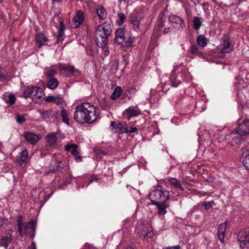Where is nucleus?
Here are the masks:
<instances>
[{
	"label": "nucleus",
	"instance_id": "ea45409f",
	"mask_svg": "<svg viewBox=\"0 0 249 249\" xmlns=\"http://www.w3.org/2000/svg\"><path fill=\"white\" fill-rule=\"evenodd\" d=\"M193 21L194 29L196 30L199 29L201 26V21H200V18L197 17H195L194 18Z\"/></svg>",
	"mask_w": 249,
	"mask_h": 249
},
{
	"label": "nucleus",
	"instance_id": "f03ea898",
	"mask_svg": "<svg viewBox=\"0 0 249 249\" xmlns=\"http://www.w3.org/2000/svg\"><path fill=\"white\" fill-rule=\"evenodd\" d=\"M151 202L153 205L166 202L170 197L169 192L163 188L161 185L154 186L148 194Z\"/></svg>",
	"mask_w": 249,
	"mask_h": 249
},
{
	"label": "nucleus",
	"instance_id": "680f3d73",
	"mask_svg": "<svg viewBox=\"0 0 249 249\" xmlns=\"http://www.w3.org/2000/svg\"><path fill=\"white\" fill-rule=\"evenodd\" d=\"M84 248L86 249H91L92 247L91 245H90L89 244H88V243H86L85 245H84Z\"/></svg>",
	"mask_w": 249,
	"mask_h": 249
},
{
	"label": "nucleus",
	"instance_id": "79ce46f5",
	"mask_svg": "<svg viewBox=\"0 0 249 249\" xmlns=\"http://www.w3.org/2000/svg\"><path fill=\"white\" fill-rule=\"evenodd\" d=\"M118 17L119 18V20H118V22H119V25H121L124 23L126 19L124 13L122 12H119L118 13Z\"/></svg>",
	"mask_w": 249,
	"mask_h": 249
},
{
	"label": "nucleus",
	"instance_id": "aec40b11",
	"mask_svg": "<svg viewBox=\"0 0 249 249\" xmlns=\"http://www.w3.org/2000/svg\"><path fill=\"white\" fill-rule=\"evenodd\" d=\"M35 38L38 48H41L43 46L44 43L48 40L45 35L41 33L36 34Z\"/></svg>",
	"mask_w": 249,
	"mask_h": 249
},
{
	"label": "nucleus",
	"instance_id": "6e6d98bb",
	"mask_svg": "<svg viewBox=\"0 0 249 249\" xmlns=\"http://www.w3.org/2000/svg\"><path fill=\"white\" fill-rule=\"evenodd\" d=\"M63 40V39L62 38V36H59L57 35V40L56 41V43L57 44L61 43L62 42V41Z\"/></svg>",
	"mask_w": 249,
	"mask_h": 249
},
{
	"label": "nucleus",
	"instance_id": "6ab92c4d",
	"mask_svg": "<svg viewBox=\"0 0 249 249\" xmlns=\"http://www.w3.org/2000/svg\"><path fill=\"white\" fill-rule=\"evenodd\" d=\"M96 29L106 33L107 35H111V34L112 29L110 24L107 21H105L104 23L98 25Z\"/></svg>",
	"mask_w": 249,
	"mask_h": 249
},
{
	"label": "nucleus",
	"instance_id": "ddd939ff",
	"mask_svg": "<svg viewBox=\"0 0 249 249\" xmlns=\"http://www.w3.org/2000/svg\"><path fill=\"white\" fill-rule=\"evenodd\" d=\"M23 136L25 140L29 143L34 144L40 139L39 135L30 132H25L23 133Z\"/></svg>",
	"mask_w": 249,
	"mask_h": 249
},
{
	"label": "nucleus",
	"instance_id": "4468645a",
	"mask_svg": "<svg viewBox=\"0 0 249 249\" xmlns=\"http://www.w3.org/2000/svg\"><path fill=\"white\" fill-rule=\"evenodd\" d=\"M124 29L119 28L116 32L114 41L118 44H121L125 41Z\"/></svg>",
	"mask_w": 249,
	"mask_h": 249
},
{
	"label": "nucleus",
	"instance_id": "2eb2a0df",
	"mask_svg": "<svg viewBox=\"0 0 249 249\" xmlns=\"http://www.w3.org/2000/svg\"><path fill=\"white\" fill-rule=\"evenodd\" d=\"M73 21L75 27H79L84 21V13L80 10L77 11Z\"/></svg>",
	"mask_w": 249,
	"mask_h": 249
},
{
	"label": "nucleus",
	"instance_id": "a878e982",
	"mask_svg": "<svg viewBox=\"0 0 249 249\" xmlns=\"http://www.w3.org/2000/svg\"><path fill=\"white\" fill-rule=\"evenodd\" d=\"M96 13L100 19H105L107 17L106 10L103 6H99L97 8Z\"/></svg>",
	"mask_w": 249,
	"mask_h": 249
},
{
	"label": "nucleus",
	"instance_id": "de8ad7c7",
	"mask_svg": "<svg viewBox=\"0 0 249 249\" xmlns=\"http://www.w3.org/2000/svg\"><path fill=\"white\" fill-rule=\"evenodd\" d=\"M137 128L133 126V125H131L129 127H128V133L127 134H130L131 133L136 132V134L138 133L137 132Z\"/></svg>",
	"mask_w": 249,
	"mask_h": 249
},
{
	"label": "nucleus",
	"instance_id": "4be33fe9",
	"mask_svg": "<svg viewBox=\"0 0 249 249\" xmlns=\"http://www.w3.org/2000/svg\"><path fill=\"white\" fill-rule=\"evenodd\" d=\"M2 98L5 103L10 105H13L15 103L16 97L12 93H5L3 95Z\"/></svg>",
	"mask_w": 249,
	"mask_h": 249
},
{
	"label": "nucleus",
	"instance_id": "f8f14e48",
	"mask_svg": "<svg viewBox=\"0 0 249 249\" xmlns=\"http://www.w3.org/2000/svg\"><path fill=\"white\" fill-rule=\"evenodd\" d=\"M130 22L132 25L133 29L136 32L140 30V18H138V14L133 12L130 15Z\"/></svg>",
	"mask_w": 249,
	"mask_h": 249
},
{
	"label": "nucleus",
	"instance_id": "6e6552de",
	"mask_svg": "<svg viewBox=\"0 0 249 249\" xmlns=\"http://www.w3.org/2000/svg\"><path fill=\"white\" fill-rule=\"evenodd\" d=\"M13 238L12 231H6L2 235L0 240V246L7 249L9 244L12 242Z\"/></svg>",
	"mask_w": 249,
	"mask_h": 249
},
{
	"label": "nucleus",
	"instance_id": "39448f33",
	"mask_svg": "<svg viewBox=\"0 0 249 249\" xmlns=\"http://www.w3.org/2000/svg\"><path fill=\"white\" fill-rule=\"evenodd\" d=\"M110 35H107L106 33H104L96 29L95 33V40L96 45L101 48H105L107 45L108 42V37Z\"/></svg>",
	"mask_w": 249,
	"mask_h": 249
},
{
	"label": "nucleus",
	"instance_id": "c85d7f7f",
	"mask_svg": "<svg viewBox=\"0 0 249 249\" xmlns=\"http://www.w3.org/2000/svg\"><path fill=\"white\" fill-rule=\"evenodd\" d=\"M78 146L76 144L71 143L70 144H67L65 146V150L67 151L71 150V153L73 156H77L78 154V151L77 150Z\"/></svg>",
	"mask_w": 249,
	"mask_h": 249
},
{
	"label": "nucleus",
	"instance_id": "412c9836",
	"mask_svg": "<svg viewBox=\"0 0 249 249\" xmlns=\"http://www.w3.org/2000/svg\"><path fill=\"white\" fill-rule=\"evenodd\" d=\"M226 231V223L221 224L218 228V236L219 240L221 243H223L224 241V238L225 235V232Z\"/></svg>",
	"mask_w": 249,
	"mask_h": 249
},
{
	"label": "nucleus",
	"instance_id": "5fc2aeb1",
	"mask_svg": "<svg viewBox=\"0 0 249 249\" xmlns=\"http://www.w3.org/2000/svg\"><path fill=\"white\" fill-rule=\"evenodd\" d=\"M98 179H99V178L97 177H96L95 176H92L91 177V179L89 181V182L88 183V184L87 186H88L89 184H90L93 181H97Z\"/></svg>",
	"mask_w": 249,
	"mask_h": 249
},
{
	"label": "nucleus",
	"instance_id": "a18cd8bd",
	"mask_svg": "<svg viewBox=\"0 0 249 249\" xmlns=\"http://www.w3.org/2000/svg\"><path fill=\"white\" fill-rule=\"evenodd\" d=\"M16 117L17 122L19 124H21L25 122V117L23 116L17 115Z\"/></svg>",
	"mask_w": 249,
	"mask_h": 249
},
{
	"label": "nucleus",
	"instance_id": "cd10ccee",
	"mask_svg": "<svg viewBox=\"0 0 249 249\" xmlns=\"http://www.w3.org/2000/svg\"><path fill=\"white\" fill-rule=\"evenodd\" d=\"M122 92L123 90L121 87L120 86H117L111 94L110 99L113 100L118 99L121 96Z\"/></svg>",
	"mask_w": 249,
	"mask_h": 249
},
{
	"label": "nucleus",
	"instance_id": "8fccbe9b",
	"mask_svg": "<svg viewBox=\"0 0 249 249\" xmlns=\"http://www.w3.org/2000/svg\"><path fill=\"white\" fill-rule=\"evenodd\" d=\"M66 71H69L73 73L75 71V68L74 67L70 66V65H67L65 67V70Z\"/></svg>",
	"mask_w": 249,
	"mask_h": 249
},
{
	"label": "nucleus",
	"instance_id": "f3484780",
	"mask_svg": "<svg viewBox=\"0 0 249 249\" xmlns=\"http://www.w3.org/2000/svg\"><path fill=\"white\" fill-rule=\"evenodd\" d=\"M140 233L143 236L144 239L151 238L154 236V233L152 228L148 225L147 227H144L141 230Z\"/></svg>",
	"mask_w": 249,
	"mask_h": 249
},
{
	"label": "nucleus",
	"instance_id": "2f4dec72",
	"mask_svg": "<svg viewBox=\"0 0 249 249\" xmlns=\"http://www.w3.org/2000/svg\"><path fill=\"white\" fill-rule=\"evenodd\" d=\"M61 116L62 117V122L67 125H69L70 122L68 118V113L66 109L63 107L61 109Z\"/></svg>",
	"mask_w": 249,
	"mask_h": 249
},
{
	"label": "nucleus",
	"instance_id": "20e7f679",
	"mask_svg": "<svg viewBox=\"0 0 249 249\" xmlns=\"http://www.w3.org/2000/svg\"><path fill=\"white\" fill-rule=\"evenodd\" d=\"M238 240L241 249H249V228L240 231Z\"/></svg>",
	"mask_w": 249,
	"mask_h": 249
},
{
	"label": "nucleus",
	"instance_id": "1a4fd4ad",
	"mask_svg": "<svg viewBox=\"0 0 249 249\" xmlns=\"http://www.w3.org/2000/svg\"><path fill=\"white\" fill-rule=\"evenodd\" d=\"M168 20L171 25L176 28H183L185 26L184 21L178 16L170 15Z\"/></svg>",
	"mask_w": 249,
	"mask_h": 249
},
{
	"label": "nucleus",
	"instance_id": "69168bd1",
	"mask_svg": "<svg viewBox=\"0 0 249 249\" xmlns=\"http://www.w3.org/2000/svg\"><path fill=\"white\" fill-rule=\"evenodd\" d=\"M3 224V220L2 218L0 217V227H1Z\"/></svg>",
	"mask_w": 249,
	"mask_h": 249
},
{
	"label": "nucleus",
	"instance_id": "423d86ee",
	"mask_svg": "<svg viewBox=\"0 0 249 249\" xmlns=\"http://www.w3.org/2000/svg\"><path fill=\"white\" fill-rule=\"evenodd\" d=\"M221 45L222 48L220 53L223 54L230 53L234 48V45L231 42L228 35H224L221 38Z\"/></svg>",
	"mask_w": 249,
	"mask_h": 249
},
{
	"label": "nucleus",
	"instance_id": "393cba45",
	"mask_svg": "<svg viewBox=\"0 0 249 249\" xmlns=\"http://www.w3.org/2000/svg\"><path fill=\"white\" fill-rule=\"evenodd\" d=\"M58 85L57 79L54 77H51L48 80L46 86L51 89H54L57 87Z\"/></svg>",
	"mask_w": 249,
	"mask_h": 249
},
{
	"label": "nucleus",
	"instance_id": "0e129e2a",
	"mask_svg": "<svg viewBox=\"0 0 249 249\" xmlns=\"http://www.w3.org/2000/svg\"><path fill=\"white\" fill-rule=\"evenodd\" d=\"M124 249H137L135 246H128L125 247Z\"/></svg>",
	"mask_w": 249,
	"mask_h": 249
},
{
	"label": "nucleus",
	"instance_id": "c9c22d12",
	"mask_svg": "<svg viewBox=\"0 0 249 249\" xmlns=\"http://www.w3.org/2000/svg\"><path fill=\"white\" fill-rule=\"evenodd\" d=\"M56 73V71L52 67L46 68L44 70V74L47 77H53Z\"/></svg>",
	"mask_w": 249,
	"mask_h": 249
},
{
	"label": "nucleus",
	"instance_id": "9b49d317",
	"mask_svg": "<svg viewBox=\"0 0 249 249\" xmlns=\"http://www.w3.org/2000/svg\"><path fill=\"white\" fill-rule=\"evenodd\" d=\"M36 225L33 221L26 223L23 227V234H25L30 238H34L35 236Z\"/></svg>",
	"mask_w": 249,
	"mask_h": 249
},
{
	"label": "nucleus",
	"instance_id": "4c0bfd02",
	"mask_svg": "<svg viewBox=\"0 0 249 249\" xmlns=\"http://www.w3.org/2000/svg\"><path fill=\"white\" fill-rule=\"evenodd\" d=\"M159 21L158 22V26L159 27V30L160 32H162L161 28L164 27V21L165 19H163V15L162 13H160L158 17Z\"/></svg>",
	"mask_w": 249,
	"mask_h": 249
},
{
	"label": "nucleus",
	"instance_id": "c03bdc74",
	"mask_svg": "<svg viewBox=\"0 0 249 249\" xmlns=\"http://www.w3.org/2000/svg\"><path fill=\"white\" fill-rule=\"evenodd\" d=\"M243 164L247 170H249V154L244 159Z\"/></svg>",
	"mask_w": 249,
	"mask_h": 249
},
{
	"label": "nucleus",
	"instance_id": "58836bf2",
	"mask_svg": "<svg viewBox=\"0 0 249 249\" xmlns=\"http://www.w3.org/2000/svg\"><path fill=\"white\" fill-rule=\"evenodd\" d=\"M215 203L213 201H205L202 202L201 203V206L203 207L206 210H209L211 209L213 205H214Z\"/></svg>",
	"mask_w": 249,
	"mask_h": 249
},
{
	"label": "nucleus",
	"instance_id": "bf43d9fd",
	"mask_svg": "<svg viewBox=\"0 0 249 249\" xmlns=\"http://www.w3.org/2000/svg\"><path fill=\"white\" fill-rule=\"evenodd\" d=\"M29 249H36V244L35 242H32L31 245L30 247L29 248Z\"/></svg>",
	"mask_w": 249,
	"mask_h": 249
},
{
	"label": "nucleus",
	"instance_id": "e2e57ef3",
	"mask_svg": "<svg viewBox=\"0 0 249 249\" xmlns=\"http://www.w3.org/2000/svg\"><path fill=\"white\" fill-rule=\"evenodd\" d=\"M5 79L4 75L2 73L0 74V81H3Z\"/></svg>",
	"mask_w": 249,
	"mask_h": 249
},
{
	"label": "nucleus",
	"instance_id": "7ed1b4c3",
	"mask_svg": "<svg viewBox=\"0 0 249 249\" xmlns=\"http://www.w3.org/2000/svg\"><path fill=\"white\" fill-rule=\"evenodd\" d=\"M43 94V90L41 88L37 87L29 86L24 89L23 96L25 98L30 97L40 99Z\"/></svg>",
	"mask_w": 249,
	"mask_h": 249
},
{
	"label": "nucleus",
	"instance_id": "a19ab883",
	"mask_svg": "<svg viewBox=\"0 0 249 249\" xmlns=\"http://www.w3.org/2000/svg\"><path fill=\"white\" fill-rule=\"evenodd\" d=\"M198 49V47L197 45L194 44L190 48V51L194 54L198 55L200 53Z\"/></svg>",
	"mask_w": 249,
	"mask_h": 249
},
{
	"label": "nucleus",
	"instance_id": "774afa93",
	"mask_svg": "<svg viewBox=\"0 0 249 249\" xmlns=\"http://www.w3.org/2000/svg\"><path fill=\"white\" fill-rule=\"evenodd\" d=\"M169 30H170V28L165 29L164 31L163 32V33L164 34L168 33L169 32Z\"/></svg>",
	"mask_w": 249,
	"mask_h": 249
},
{
	"label": "nucleus",
	"instance_id": "603ef678",
	"mask_svg": "<svg viewBox=\"0 0 249 249\" xmlns=\"http://www.w3.org/2000/svg\"><path fill=\"white\" fill-rule=\"evenodd\" d=\"M86 53L88 55H89V56H92L93 55V52H92V51L90 47L87 46L86 48Z\"/></svg>",
	"mask_w": 249,
	"mask_h": 249
},
{
	"label": "nucleus",
	"instance_id": "49530a36",
	"mask_svg": "<svg viewBox=\"0 0 249 249\" xmlns=\"http://www.w3.org/2000/svg\"><path fill=\"white\" fill-rule=\"evenodd\" d=\"M134 42V39L132 37H129L127 40H125L124 43L127 47H131Z\"/></svg>",
	"mask_w": 249,
	"mask_h": 249
},
{
	"label": "nucleus",
	"instance_id": "5701e85b",
	"mask_svg": "<svg viewBox=\"0 0 249 249\" xmlns=\"http://www.w3.org/2000/svg\"><path fill=\"white\" fill-rule=\"evenodd\" d=\"M168 181L170 184L172 185L176 188L179 189L181 191H184V189L182 186L179 180L175 178H170L168 179Z\"/></svg>",
	"mask_w": 249,
	"mask_h": 249
},
{
	"label": "nucleus",
	"instance_id": "338daca9",
	"mask_svg": "<svg viewBox=\"0 0 249 249\" xmlns=\"http://www.w3.org/2000/svg\"><path fill=\"white\" fill-rule=\"evenodd\" d=\"M109 50L108 49H106L104 51V53L106 55H108L109 54Z\"/></svg>",
	"mask_w": 249,
	"mask_h": 249
},
{
	"label": "nucleus",
	"instance_id": "3c124183",
	"mask_svg": "<svg viewBox=\"0 0 249 249\" xmlns=\"http://www.w3.org/2000/svg\"><path fill=\"white\" fill-rule=\"evenodd\" d=\"M55 97L53 96H47L45 101L47 103L53 102Z\"/></svg>",
	"mask_w": 249,
	"mask_h": 249
},
{
	"label": "nucleus",
	"instance_id": "b1692460",
	"mask_svg": "<svg viewBox=\"0 0 249 249\" xmlns=\"http://www.w3.org/2000/svg\"><path fill=\"white\" fill-rule=\"evenodd\" d=\"M17 223L18 227V231L19 234L22 236L23 235V227L26 225V224L22 221V216L21 215L17 217Z\"/></svg>",
	"mask_w": 249,
	"mask_h": 249
},
{
	"label": "nucleus",
	"instance_id": "c756f323",
	"mask_svg": "<svg viewBox=\"0 0 249 249\" xmlns=\"http://www.w3.org/2000/svg\"><path fill=\"white\" fill-rule=\"evenodd\" d=\"M237 80H238V82H236L234 85V88L235 90H237V95L239 94V91L242 89V88H244V86H243L244 80L242 78H240L239 76L237 77Z\"/></svg>",
	"mask_w": 249,
	"mask_h": 249
},
{
	"label": "nucleus",
	"instance_id": "a211bd4d",
	"mask_svg": "<svg viewBox=\"0 0 249 249\" xmlns=\"http://www.w3.org/2000/svg\"><path fill=\"white\" fill-rule=\"evenodd\" d=\"M28 153L27 150H23L19 152L16 157V162L20 165H22L26 161Z\"/></svg>",
	"mask_w": 249,
	"mask_h": 249
},
{
	"label": "nucleus",
	"instance_id": "bb28decb",
	"mask_svg": "<svg viewBox=\"0 0 249 249\" xmlns=\"http://www.w3.org/2000/svg\"><path fill=\"white\" fill-rule=\"evenodd\" d=\"M155 205L158 208V213L160 215H164L167 213L166 208L168 207V205L166 202L159 203Z\"/></svg>",
	"mask_w": 249,
	"mask_h": 249
},
{
	"label": "nucleus",
	"instance_id": "f704fd0d",
	"mask_svg": "<svg viewBox=\"0 0 249 249\" xmlns=\"http://www.w3.org/2000/svg\"><path fill=\"white\" fill-rule=\"evenodd\" d=\"M243 136L239 135L236 130L235 132H231L230 135V137L232 139L233 142L235 143L240 142L242 139L241 137Z\"/></svg>",
	"mask_w": 249,
	"mask_h": 249
},
{
	"label": "nucleus",
	"instance_id": "9d476101",
	"mask_svg": "<svg viewBox=\"0 0 249 249\" xmlns=\"http://www.w3.org/2000/svg\"><path fill=\"white\" fill-rule=\"evenodd\" d=\"M236 131L239 135L247 136L249 135V120L246 119L243 123L240 124L236 128Z\"/></svg>",
	"mask_w": 249,
	"mask_h": 249
},
{
	"label": "nucleus",
	"instance_id": "f257e3e1",
	"mask_svg": "<svg viewBox=\"0 0 249 249\" xmlns=\"http://www.w3.org/2000/svg\"><path fill=\"white\" fill-rule=\"evenodd\" d=\"M100 114L99 110L95 106L84 103L76 106L74 118L79 123L91 124L100 118Z\"/></svg>",
	"mask_w": 249,
	"mask_h": 249
},
{
	"label": "nucleus",
	"instance_id": "37998d69",
	"mask_svg": "<svg viewBox=\"0 0 249 249\" xmlns=\"http://www.w3.org/2000/svg\"><path fill=\"white\" fill-rule=\"evenodd\" d=\"M65 29V27L64 24L63 23V21H61L60 22V27H59V28L58 30V35L59 36H63L64 34Z\"/></svg>",
	"mask_w": 249,
	"mask_h": 249
},
{
	"label": "nucleus",
	"instance_id": "864d4df0",
	"mask_svg": "<svg viewBox=\"0 0 249 249\" xmlns=\"http://www.w3.org/2000/svg\"><path fill=\"white\" fill-rule=\"evenodd\" d=\"M170 84H171V86L173 87H177L178 86V85H179V83L178 82H177L176 83L173 80V79L171 78H170Z\"/></svg>",
	"mask_w": 249,
	"mask_h": 249
},
{
	"label": "nucleus",
	"instance_id": "72a5a7b5",
	"mask_svg": "<svg viewBox=\"0 0 249 249\" xmlns=\"http://www.w3.org/2000/svg\"><path fill=\"white\" fill-rule=\"evenodd\" d=\"M117 128L120 130V133L121 134L128 133V126L125 123H118Z\"/></svg>",
	"mask_w": 249,
	"mask_h": 249
},
{
	"label": "nucleus",
	"instance_id": "052dcab7",
	"mask_svg": "<svg viewBox=\"0 0 249 249\" xmlns=\"http://www.w3.org/2000/svg\"><path fill=\"white\" fill-rule=\"evenodd\" d=\"M75 159L77 162H81L82 161V158L79 156H76Z\"/></svg>",
	"mask_w": 249,
	"mask_h": 249
},
{
	"label": "nucleus",
	"instance_id": "7c9ffc66",
	"mask_svg": "<svg viewBox=\"0 0 249 249\" xmlns=\"http://www.w3.org/2000/svg\"><path fill=\"white\" fill-rule=\"evenodd\" d=\"M57 140V134L55 133H51L47 136L46 141L50 145H53L56 143Z\"/></svg>",
	"mask_w": 249,
	"mask_h": 249
},
{
	"label": "nucleus",
	"instance_id": "0eeeda50",
	"mask_svg": "<svg viewBox=\"0 0 249 249\" xmlns=\"http://www.w3.org/2000/svg\"><path fill=\"white\" fill-rule=\"evenodd\" d=\"M53 160L54 161H56V162L54 164H52L49 168V169L48 171L45 172V174L46 175L53 174L60 169L64 168L66 166L65 161L63 160H58L56 161L54 155L53 156Z\"/></svg>",
	"mask_w": 249,
	"mask_h": 249
},
{
	"label": "nucleus",
	"instance_id": "09e8293b",
	"mask_svg": "<svg viewBox=\"0 0 249 249\" xmlns=\"http://www.w3.org/2000/svg\"><path fill=\"white\" fill-rule=\"evenodd\" d=\"M54 99L55 100H54L53 103L56 104L57 105L62 104L63 102V99L61 98L55 97Z\"/></svg>",
	"mask_w": 249,
	"mask_h": 249
},
{
	"label": "nucleus",
	"instance_id": "dca6fc26",
	"mask_svg": "<svg viewBox=\"0 0 249 249\" xmlns=\"http://www.w3.org/2000/svg\"><path fill=\"white\" fill-rule=\"evenodd\" d=\"M42 118L44 119L54 118L57 119L59 117V113L53 109H48L42 111L40 113Z\"/></svg>",
	"mask_w": 249,
	"mask_h": 249
},
{
	"label": "nucleus",
	"instance_id": "473e14b6",
	"mask_svg": "<svg viewBox=\"0 0 249 249\" xmlns=\"http://www.w3.org/2000/svg\"><path fill=\"white\" fill-rule=\"evenodd\" d=\"M197 44L200 47H204L207 45V42L206 38L204 35H201L198 36L196 39Z\"/></svg>",
	"mask_w": 249,
	"mask_h": 249
},
{
	"label": "nucleus",
	"instance_id": "4d7b16f0",
	"mask_svg": "<svg viewBox=\"0 0 249 249\" xmlns=\"http://www.w3.org/2000/svg\"><path fill=\"white\" fill-rule=\"evenodd\" d=\"M58 66L59 69H60V71H63V70L65 71V70L66 66H65L64 65L59 63V64H58Z\"/></svg>",
	"mask_w": 249,
	"mask_h": 249
},
{
	"label": "nucleus",
	"instance_id": "e433bc0d",
	"mask_svg": "<svg viewBox=\"0 0 249 249\" xmlns=\"http://www.w3.org/2000/svg\"><path fill=\"white\" fill-rule=\"evenodd\" d=\"M125 111L129 115H130V117L137 116L140 113L139 110L135 109L131 107L126 109Z\"/></svg>",
	"mask_w": 249,
	"mask_h": 249
},
{
	"label": "nucleus",
	"instance_id": "13d9d810",
	"mask_svg": "<svg viewBox=\"0 0 249 249\" xmlns=\"http://www.w3.org/2000/svg\"><path fill=\"white\" fill-rule=\"evenodd\" d=\"M166 249H181V248L179 245H176L173 247H168Z\"/></svg>",
	"mask_w": 249,
	"mask_h": 249
}]
</instances>
